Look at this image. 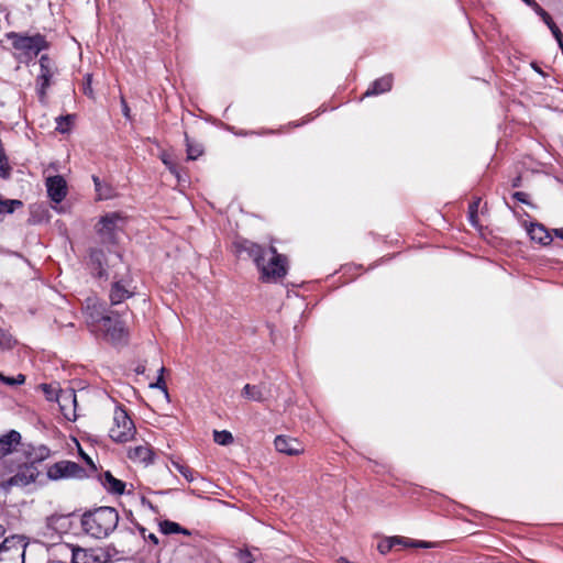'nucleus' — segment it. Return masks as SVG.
<instances>
[{
  "mask_svg": "<svg viewBox=\"0 0 563 563\" xmlns=\"http://www.w3.org/2000/svg\"><path fill=\"white\" fill-rule=\"evenodd\" d=\"M119 512L113 507H99L81 516L82 531L95 539L108 538L118 527Z\"/></svg>",
  "mask_w": 563,
  "mask_h": 563,
  "instance_id": "obj_1",
  "label": "nucleus"
},
{
  "mask_svg": "<svg viewBox=\"0 0 563 563\" xmlns=\"http://www.w3.org/2000/svg\"><path fill=\"white\" fill-rule=\"evenodd\" d=\"M5 37L11 41L12 47L15 51L14 58L24 64H29L42 51H46L51 46L45 35L41 33L27 35L18 32H9L5 34Z\"/></svg>",
  "mask_w": 563,
  "mask_h": 563,
  "instance_id": "obj_2",
  "label": "nucleus"
},
{
  "mask_svg": "<svg viewBox=\"0 0 563 563\" xmlns=\"http://www.w3.org/2000/svg\"><path fill=\"white\" fill-rule=\"evenodd\" d=\"M136 428L122 405H115L112 424L109 428V437L113 442L126 443L134 439Z\"/></svg>",
  "mask_w": 563,
  "mask_h": 563,
  "instance_id": "obj_3",
  "label": "nucleus"
},
{
  "mask_svg": "<svg viewBox=\"0 0 563 563\" xmlns=\"http://www.w3.org/2000/svg\"><path fill=\"white\" fill-rule=\"evenodd\" d=\"M267 254L271 255L268 262L265 257L257 264V269L261 273V279L263 282H276L287 274V257L279 254L275 246L267 249Z\"/></svg>",
  "mask_w": 563,
  "mask_h": 563,
  "instance_id": "obj_4",
  "label": "nucleus"
},
{
  "mask_svg": "<svg viewBox=\"0 0 563 563\" xmlns=\"http://www.w3.org/2000/svg\"><path fill=\"white\" fill-rule=\"evenodd\" d=\"M40 73L35 78V89L41 103H46L47 90L53 84V79L58 69L55 62L47 55L43 54L38 60Z\"/></svg>",
  "mask_w": 563,
  "mask_h": 563,
  "instance_id": "obj_5",
  "label": "nucleus"
},
{
  "mask_svg": "<svg viewBox=\"0 0 563 563\" xmlns=\"http://www.w3.org/2000/svg\"><path fill=\"white\" fill-rule=\"evenodd\" d=\"M125 223L126 217L122 212H109L100 218L96 230L102 242L114 243L117 233L123 230Z\"/></svg>",
  "mask_w": 563,
  "mask_h": 563,
  "instance_id": "obj_6",
  "label": "nucleus"
},
{
  "mask_svg": "<svg viewBox=\"0 0 563 563\" xmlns=\"http://www.w3.org/2000/svg\"><path fill=\"white\" fill-rule=\"evenodd\" d=\"M40 475L37 466L30 463L19 464L14 475L0 483V489L9 492L12 487L23 488L34 483Z\"/></svg>",
  "mask_w": 563,
  "mask_h": 563,
  "instance_id": "obj_7",
  "label": "nucleus"
},
{
  "mask_svg": "<svg viewBox=\"0 0 563 563\" xmlns=\"http://www.w3.org/2000/svg\"><path fill=\"white\" fill-rule=\"evenodd\" d=\"M25 549L20 537L5 538L0 544V563H24Z\"/></svg>",
  "mask_w": 563,
  "mask_h": 563,
  "instance_id": "obj_8",
  "label": "nucleus"
},
{
  "mask_svg": "<svg viewBox=\"0 0 563 563\" xmlns=\"http://www.w3.org/2000/svg\"><path fill=\"white\" fill-rule=\"evenodd\" d=\"M47 477L52 481L65 478H84L86 471L78 463L73 461H59L47 468Z\"/></svg>",
  "mask_w": 563,
  "mask_h": 563,
  "instance_id": "obj_9",
  "label": "nucleus"
},
{
  "mask_svg": "<svg viewBox=\"0 0 563 563\" xmlns=\"http://www.w3.org/2000/svg\"><path fill=\"white\" fill-rule=\"evenodd\" d=\"M81 309L91 331L96 329L98 323L108 314L106 303L97 296H88L84 300Z\"/></svg>",
  "mask_w": 563,
  "mask_h": 563,
  "instance_id": "obj_10",
  "label": "nucleus"
},
{
  "mask_svg": "<svg viewBox=\"0 0 563 563\" xmlns=\"http://www.w3.org/2000/svg\"><path fill=\"white\" fill-rule=\"evenodd\" d=\"M113 280L109 289V300L112 306L122 303L124 300L135 295L136 287L132 285V280L128 278H119L112 276Z\"/></svg>",
  "mask_w": 563,
  "mask_h": 563,
  "instance_id": "obj_11",
  "label": "nucleus"
},
{
  "mask_svg": "<svg viewBox=\"0 0 563 563\" xmlns=\"http://www.w3.org/2000/svg\"><path fill=\"white\" fill-rule=\"evenodd\" d=\"M92 332H100L108 340L117 342L125 335L124 322L119 317L107 314Z\"/></svg>",
  "mask_w": 563,
  "mask_h": 563,
  "instance_id": "obj_12",
  "label": "nucleus"
},
{
  "mask_svg": "<svg viewBox=\"0 0 563 563\" xmlns=\"http://www.w3.org/2000/svg\"><path fill=\"white\" fill-rule=\"evenodd\" d=\"M89 268L91 274L97 278L109 279L108 263L106 254L102 250H91L89 253Z\"/></svg>",
  "mask_w": 563,
  "mask_h": 563,
  "instance_id": "obj_13",
  "label": "nucleus"
},
{
  "mask_svg": "<svg viewBox=\"0 0 563 563\" xmlns=\"http://www.w3.org/2000/svg\"><path fill=\"white\" fill-rule=\"evenodd\" d=\"M234 246L236 253H245L250 258L254 261L256 266L263 260V257H266L267 255L266 249L246 239L238 240L236 242H234Z\"/></svg>",
  "mask_w": 563,
  "mask_h": 563,
  "instance_id": "obj_14",
  "label": "nucleus"
},
{
  "mask_svg": "<svg viewBox=\"0 0 563 563\" xmlns=\"http://www.w3.org/2000/svg\"><path fill=\"white\" fill-rule=\"evenodd\" d=\"M22 446L21 433L16 430H10L0 437V460L18 452Z\"/></svg>",
  "mask_w": 563,
  "mask_h": 563,
  "instance_id": "obj_15",
  "label": "nucleus"
},
{
  "mask_svg": "<svg viewBox=\"0 0 563 563\" xmlns=\"http://www.w3.org/2000/svg\"><path fill=\"white\" fill-rule=\"evenodd\" d=\"M22 455L25 459L24 463H30L33 466H36V464L47 460L51 456V450L44 444H22Z\"/></svg>",
  "mask_w": 563,
  "mask_h": 563,
  "instance_id": "obj_16",
  "label": "nucleus"
},
{
  "mask_svg": "<svg viewBox=\"0 0 563 563\" xmlns=\"http://www.w3.org/2000/svg\"><path fill=\"white\" fill-rule=\"evenodd\" d=\"M63 416L69 420L75 421L77 419L76 405L77 398L73 389L60 391L59 398L57 399Z\"/></svg>",
  "mask_w": 563,
  "mask_h": 563,
  "instance_id": "obj_17",
  "label": "nucleus"
},
{
  "mask_svg": "<svg viewBox=\"0 0 563 563\" xmlns=\"http://www.w3.org/2000/svg\"><path fill=\"white\" fill-rule=\"evenodd\" d=\"M275 449L289 456H297L303 453L305 448L297 439L287 435H277L274 441Z\"/></svg>",
  "mask_w": 563,
  "mask_h": 563,
  "instance_id": "obj_18",
  "label": "nucleus"
},
{
  "mask_svg": "<svg viewBox=\"0 0 563 563\" xmlns=\"http://www.w3.org/2000/svg\"><path fill=\"white\" fill-rule=\"evenodd\" d=\"M47 194L54 202H60L67 195V185L65 179L57 175L48 177L46 180Z\"/></svg>",
  "mask_w": 563,
  "mask_h": 563,
  "instance_id": "obj_19",
  "label": "nucleus"
},
{
  "mask_svg": "<svg viewBox=\"0 0 563 563\" xmlns=\"http://www.w3.org/2000/svg\"><path fill=\"white\" fill-rule=\"evenodd\" d=\"M128 457L133 463H143L148 465L153 462L154 452L148 443L139 444L128 450Z\"/></svg>",
  "mask_w": 563,
  "mask_h": 563,
  "instance_id": "obj_20",
  "label": "nucleus"
},
{
  "mask_svg": "<svg viewBox=\"0 0 563 563\" xmlns=\"http://www.w3.org/2000/svg\"><path fill=\"white\" fill-rule=\"evenodd\" d=\"M100 483L104 489L113 495H123L125 492V483L115 478L110 471L103 472L100 477Z\"/></svg>",
  "mask_w": 563,
  "mask_h": 563,
  "instance_id": "obj_21",
  "label": "nucleus"
},
{
  "mask_svg": "<svg viewBox=\"0 0 563 563\" xmlns=\"http://www.w3.org/2000/svg\"><path fill=\"white\" fill-rule=\"evenodd\" d=\"M46 529L56 532L64 533L69 529V516L53 514L45 520Z\"/></svg>",
  "mask_w": 563,
  "mask_h": 563,
  "instance_id": "obj_22",
  "label": "nucleus"
},
{
  "mask_svg": "<svg viewBox=\"0 0 563 563\" xmlns=\"http://www.w3.org/2000/svg\"><path fill=\"white\" fill-rule=\"evenodd\" d=\"M527 232L531 240L542 245H549L552 242V234L541 223H530L527 227Z\"/></svg>",
  "mask_w": 563,
  "mask_h": 563,
  "instance_id": "obj_23",
  "label": "nucleus"
},
{
  "mask_svg": "<svg viewBox=\"0 0 563 563\" xmlns=\"http://www.w3.org/2000/svg\"><path fill=\"white\" fill-rule=\"evenodd\" d=\"M393 87V76L386 75L376 79L364 93V97L377 96L387 92Z\"/></svg>",
  "mask_w": 563,
  "mask_h": 563,
  "instance_id": "obj_24",
  "label": "nucleus"
},
{
  "mask_svg": "<svg viewBox=\"0 0 563 563\" xmlns=\"http://www.w3.org/2000/svg\"><path fill=\"white\" fill-rule=\"evenodd\" d=\"M185 142L188 161H195L203 154L202 144L195 140H191L187 133H185Z\"/></svg>",
  "mask_w": 563,
  "mask_h": 563,
  "instance_id": "obj_25",
  "label": "nucleus"
},
{
  "mask_svg": "<svg viewBox=\"0 0 563 563\" xmlns=\"http://www.w3.org/2000/svg\"><path fill=\"white\" fill-rule=\"evenodd\" d=\"M159 530L164 534H173V533H181L185 536H190L191 532L181 527L179 523L170 521V520H163L159 522Z\"/></svg>",
  "mask_w": 563,
  "mask_h": 563,
  "instance_id": "obj_26",
  "label": "nucleus"
},
{
  "mask_svg": "<svg viewBox=\"0 0 563 563\" xmlns=\"http://www.w3.org/2000/svg\"><path fill=\"white\" fill-rule=\"evenodd\" d=\"M73 562L74 563H101L91 551L80 549V548L73 550Z\"/></svg>",
  "mask_w": 563,
  "mask_h": 563,
  "instance_id": "obj_27",
  "label": "nucleus"
},
{
  "mask_svg": "<svg viewBox=\"0 0 563 563\" xmlns=\"http://www.w3.org/2000/svg\"><path fill=\"white\" fill-rule=\"evenodd\" d=\"M400 544H406V542L404 541L402 538H399V537H391V538H386L382 541H379V543L377 544V550L379 551L380 554H387L391 551V549L395 547V545H400Z\"/></svg>",
  "mask_w": 563,
  "mask_h": 563,
  "instance_id": "obj_28",
  "label": "nucleus"
},
{
  "mask_svg": "<svg viewBox=\"0 0 563 563\" xmlns=\"http://www.w3.org/2000/svg\"><path fill=\"white\" fill-rule=\"evenodd\" d=\"M23 202L18 199H4L0 195V214L13 213L18 208H21Z\"/></svg>",
  "mask_w": 563,
  "mask_h": 563,
  "instance_id": "obj_29",
  "label": "nucleus"
},
{
  "mask_svg": "<svg viewBox=\"0 0 563 563\" xmlns=\"http://www.w3.org/2000/svg\"><path fill=\"white\" fill-rule=\"evenodd\" d=\"M242 396L254 401H263L264 395L261 387L246 384L242 389Z\"/></svg>",
  "mask_w": 563,
  "mask_h": 563,
  "instance_id": "obj_30",
  "label": "nucleus"
},
{
  "mask_svg": "<svg viewBox=\"0 0 563 563\" xmlns=\"http://www.w3.org/2000/svg\"><path fill=\"white\" fill-rule=\"evenodd\" d=\"M16 345V340L9 330L0 327V350H11Z\"/></svg>",
  "mask_w": 563,
  "mask_h": 563,
  "instance_id": "obj_31",
  "label": "nucleus"
},
{
  "mask_svg": "<svg viewBox=\"0 0 563 563\" xmlns=\"http://www.w3.org/2000/svg\"><path fill=\"white\" fill-rule=\"evenodd\" d=\"M213 440L216 443L220 445H229L233 443V435L230 431L222 430V431H213Z\"/></svg>",
  "mask_w": 563,
  "mask_h": 563,
  "instance_id": "obj_32",
  "label": "nucleus"
},
{
  "mask_svg": "<svg viewBox=\"0 0 563 563\" xmlns=\"http://www.w3.org/2000/svg\"><path fill=\"white\" fill-rule=\"evenodd\" d=\"M40 388L44 393L45 397L49 401H57L59 398L60 391L56 386L52 384H41Z\"/></svg>",
  "mask_w": 563,
  "mask_h": 563,
  "instance_id": "obj_33",
  "label": "nucleus"
},
{
  "mask_svg": "<svg viewBox=\"0 0 563 563\" xmlns=\"http://www.w3.org/2000/svg\"><path fill=\"white\" fill-rule=\"evenodd\" d=\"M163 164L168 168V170L175 175L178 179H180V167L177 163H175L169 155L163 154L161 156Z\"/></svg>",
  "mask_w": 563,
  "mask_h": 563,
  "instance_id": "obj_34",
  "label": "nucleus"
},
{
  "mask_svg": "<svg viewBox=\"0 0 563 563\" xmlns=\"http://www.w3.org/2000/svg\"><path fill=\"white\" fill-rule=\"evenodd\" d=\"M92 180L95 184L96 191L98 194L99 199H109L111 198V189L101 185L99 177L92 176Z\"/></svg>",
  "mask_w": 563,
  "mask_h": 563,
  "instance_id": "obj_35",
  "label": "nucleus"
},
{
  "mask_svg": "<svg viewBox=\"0 0 563 563\" xmlns=\"http://www.w3.org/2000/svg\"><path fill=\"white\" fill-rule=\"evenodd\" d=\"M478 206L479 199L472 201L468 206V219L474 227L478 224Z\"/></svg>",
  "mask_w": 563,
  "mask_h": 563,
  "instance_id": "obj_36",
  "label": "nucleus"
},
{
  "mask_svg": "<svg viewBox=\"0 0 563 563\" xmlns=\"http://www.w3.org/2000/svg\"><path fill=\"white\" fill-rule=\"evenodd\" d=\"M56 121H57L56 130L58 132L67 133L70 130V125H71V117L70 115L58 117Z\"/></svg>",
  "mask_w": 563,
  "mask_h": 563,
  "instance_id": "obj_37",
  "label": "nucleus"
},
{
  "mask_svg": "<svg viewBox=\"0 0 563 563\" xmlns=\"http://www.w3.org/2000/svg\"><path fill=\"white\" fill-rule=\"evenodd\" d=\"M11 175V166L9 164L8 156L0 157V177L2 179H8Z\"/></svg>",
  "mask_w": 563,
  "mask_h": 563,
  "instance_id": "obj_38",
  "label": "nucleus"
},
{
  "mask_svg": "<svg viewBox=\"0 0 563 563\" xmlns=\"http://www.w3.org/2000/svg\"><path fill=\"white\" fill-rule=\"evenodd\" d=\"M175 467L177 468V471L188 481V482H192L195 479V471L191 470L190 467L186 466V465H183V464H179V463H174Z\"/></svg>",
  "mask_w": 563,
  "mask_h": 563,
  "instance_id": "obj_39",
  "label": "nucleus"
},
{
  "mask_svg": "<svg viewBox=\"0 0 563 563\" xmlns=\"http://www.w3.org/2000/svg\"><path fill=\"white\" fill-rule=\"evenodd\" d=\"M165 367L162 366L159 369H158V377H157V380L155 383H152L150 384V387L151 388H158L161 390H163L165 394H167V386H166V383L164 380V377H163V374L165 372Z\"/></svg>",
  "mask_w": 563,
  "mask_h": 563,
  "instance_id": "obj_40",
  "label": "nucleus"
},
{
  "mask_svg": "<svg viewBox=\"0 0 563 563\" xmlns=\"http://www.w3.org/2000/svg\"><path fill=\"white\" fill-rule=\"evenodd\" d=\"M91 82H92V75L91 74H87L84 78V84H82V92L88 96L89 98H93V90H92V87H91Z\"/></svg>",
  "mask_w": 563,
  "mask_h": 563,
  "instance_id": "obj_41",
  "label": "nucleus"
},
{
  "mask_svg": "<svg viewBox=\"0 0 563 563\" xmlns=\"http://www.w3.org/2000/svg\"><path fill=\"white\" fill-rule=\"evenodd\" d=\"M238 558H239L240 563H253L254 562L253 554L249 550L239 551Z\"/></svg>",
  "mask_w": 563,
  "mask_h": 563,
  "instance_id": "obj_42",
  "label": "nucleus"
},
{
  "mask_svg": "<svg viewBox=\"0 0 563 563\" xmlns=\"http://www.w3.org/2000/svg\"><path fill=\"white\" fill-rule=\"evenodd\" d=\"M512 198L522 202V203H526V205H529V201H528V195L526 192H522V191H516L512 194Z\"/></svg>",
  "mask_w": 563,
  "mask_h": 563,
  "instance_id": "obj_43",
  "label": "nucleus"
},
{
  "mask_svg": "<svg viewBox=\"0 0 563 563\" xmlns=\"http://www.w3.org/2000/svg\"><path fill=\"white\" fill-rule=\"evenodd\" d=\"M121 106H122V113H123V115L126 119H131L130 108H129L128 102L125 101V99L123 97L121 98Z\"/></svg>",
  "mask_w": 563,
  "mask_h": 563,
  "instance_id": "obj_44",
  "label": "nucleus"
},
{
  "mask_svg": "<svg viewBox=\"0 0 563 563\" xmlns=\"http://www.w3.org/2000/svg\"><path fill=\"white\" fill-rule=\"evenodd\" d=\"M12 378H13V386L22 385L25 382V376L23 374H19L15 377H12Z\"/></svg>",
  "mask_w": 563,
  "mask_h": 563,
  "instance_id": "obj_45",
  "label": "nucleus"
},
{
  "mask_svg": "<svg viewBox=\"0 0 563 563\" xmlns=\"http://www.w3.org/2000/svg\"><path fill=\"white\" fill-rule=\"evenodd\" d=\"M0 382L4 383L7 385L13 386V378L4 376L2 373H0Z\"/></svg>",
  "mask_w": 563,
  "mask_h": 563,
  "instance_id": "obj_46",
  "label": "nucleus"
},
{
  "mask_svg": "<svg viewBox=\"0 0 563 563\" xmlns=\"http://www.w3.org/2000/svg\"><path fill=\"white\" fill-rule=\"evenodd\" d=\"M80 454H81L82 459H84V460H85V461H86V462H87V463H88V464H89L93 470H96V466H95L93 462L91 461V459H90L88 455H86L82 451H80Z\"/></svg>",
  "mask_w": 563,
  "mask_h": 563,
  "instance_id": "obj_47",
  "label": "nucleus"
},
{
  "mask_svg": "<svg viewBox=\"0 0 563 563\" xmlns=\"http://www.w3.org/2000/svg\"><path fill=\"white\" fill-rule=\"evenodd\" d=\"M552 232L554 236L563 240V228L554 229Z\"/></svg>",
  "mask_w": 563,
  "mask_h": 563,
  "instance_id": "obj_48",
  "label": "nucleus"
},
{
  "mask_svg": "<svg viewBox=\"0 0 563 563\" xmlns=\"http://www.w3.org/2000/svg\"><path fill=\"white\" fill-rule=\"evenodd\" d=\"M146 540L152 541L155 545H157V544H158V539H157V537H156L154 533H150V534H147V536H146Z\"/></svg>",
  "mask_w": 563,
  "mask_h": 563,
  "instance_id": "obj_49",
  "label": "nucleus"
},
{
  "mask_svg": "<svg viewBox=\"0 0 563 563\" xmlns=\"http://www.w3.org/2000/svg\"><path fill=\"white\" fill-rule=\"evenodd\" d=\"M265 133H274V131H267V132H264V131H261V132L251 131V132H244L243 135H253V134L262 135V134H265Z\"/></svg>",
  "mask_w": 563,
  "mask_h": 563,
  "instance_id": "obj_50",
  "label": "nucleus"
},
{
  "mask_svg": "<svg viewBox=\"0 0 563 563\" xmlns=\"http://www.w3.org/2000/svg\"><path fill=\"white\" fill-rule=\"evenodd\" d=\"M528 5L538 8L540 11L542 10L540 5L536 2V0H523Z\"/></svg>",
  "mask_w": 563,
  "mask_h": 563,
  "instance_id": "obj_51",
  "label": "nucleus"
},
{
  "mask_svg": "<svg viewBox=\"0 0 563 563\" xmlns=\"http://www.w3.org/2000/svg\"><path fill=\"white\" fill-rule=\"evenodd\" d=\"M5 156L4 146L2 141L0 140V157Z\"/></svg>",
  "mask_w": 563,
  "mask_h": 563,
  "instance_id": "obj_52",
  "label": "nucleus"
},
{
  "mask_svg": "<svg viewBox=\"0 0 563 563\" xmlns=\"http://www.w3.org/2000/svg\"><path fill=\"white\" fill-rule=\"evenodd\" d=\"M139 529H140V532H141V534H142V537L146 540V536H147V534L145 533V532H146L145 528H143V527H139Z\"/></svg>",
  "mask_w": 563,
  "mask_h": 563,
  "instance_id": "obj_53",
  "label": "nucleus"
},
{
  "mask_svg": "<svg viewBox=\"0 0 563 563\" xmlns=\"http://www.w3.org/2000/svg\"><path fill=\"white\" fill-rule=\"evenodd\" d=\"M5 529L2 525H0V539L4 536Z\"/></svg>",
  "mask_w": 563,
  "mask_h": 563,
  "instance_id": "obj_54",
  "label": "nucleus"
},
{
  "mask_svg": "<svg viewBox=\"0 0 563 563\" xmlns=\"http://www.w3.org/2000/svg\"><path fill=\"white\" fill-rule=\"evenodd\" d=\"M519 184H520V178L518 177V178H516V179L514 180L512 186H514V187H518V186H519Z\"/></svg>",
  "mask_w": 563,
  "mask_h": 563,
  "instance_id": "obj_55",
  "label": "nucleus"
},
{
  "mask_svg": "<svg viewBox=\"0 0 563 563\" xmlns=\"http://www.w3.org/2000/svg\"><path fill=\"white\" fill-rule=\"evenodd\" d=\"M115 257H117V260H118V261H120V262H121V260H122V258H121V255H120V254H115Z\"/></svg>",
  "mask_w": 563,
  "mask_h": 563,
  "instance_id": "obj_56",
  "label": "nucleus"
},
{
  "mask_svg": "<svg viewBox=\"0 0 563 563\" xmlns=\"http://www.w3.org/2000/svg\"><path fill=\"white\" fill-rule=\"evenodd\" d=\"M419 547H426L427 548L428 544L427 543H420Z\"/></svg>",
  "mask_w": 563,
  "mask_h": 563,
  "instance_id": "obj_57",
  "label": "nucleus"
}]
</instances>
